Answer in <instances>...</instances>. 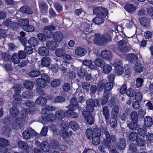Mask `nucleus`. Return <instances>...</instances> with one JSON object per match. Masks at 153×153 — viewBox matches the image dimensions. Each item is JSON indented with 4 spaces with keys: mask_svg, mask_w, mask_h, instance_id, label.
I'll use <instances>...</instances> for the list:
<instances>
[{
    "mask_svg": "<svg viewBox=\"0 0 153 153\" xmlns=\"http://www.w3.org/2000/svg\"><path fill=\"white\" fill-rule=\"evenodd\" d=\"M22 116L23 117H18L14 120L13 124V128L16 129H19L21 128L24 126L25 123V121L24 118L26 119L27 117L28 111L25 108H23L22 111Z\"/></svg>",
    "mask_w": 153,
    "mask_h": 153,
    "instance_id": "obj_1",
    "label": "nucleus"
},
{
    "mask_svg": "<svg viewBox=\"0 0 153 153\" xmlns=\"http://www.w3.org/2000/svg\"><path fill=\"white\" fill-rule=\"evenodd\" d=\"M105 80H100L99 81L97 85V90L100 92H101L104 89V93L105 92H109L113 87V84L112 82H108L105 84Z\"/></svg>",
    "mask_w": 153,
    "mask_h": 153,
    "instance_id": "obj_2",
    "label": "nucleus"
},
{
    "mask_svg": "<svg viewBox=\"0 0 153 153\" xmlns=\"http://www.w3.org/2000/svg\"><path fill=\"white\" fill-rule=\"evenodd\" d=\"M99 101L97 99H88L86 101V108L87 111L90 112L94 110V107H97L98 105Z\"/></svg>",
    "mask_w": 153,
    "mask_h": 153,
    "instance_id": "obj_3",
    "label": "nucleus"
},
{
    "mask_svg": "<svg viewBox=\"0 0 153 153\" xmlns=\"http://www.w3.org/2000/svg\"><path fill=\"white\" fill-rule=\"evenodd\" d=\"M91 113L86 111H83L82 112V114L84 116L83 117L86 120L87 122L91 125L94 123V119Z\"/></svg>",
    "mask_w": 153,
    "mask_h": 153,
    "instance_id": "obj_4",
    "label": "nucleus"
},
{
    "mask_svg": "<svg viewBox=\"0 0 153 153\" xmlns=\"http://www.w3.org/2000/svg\"><path fill=\"white\" fill-rule=\"evenodd\" d=\"M118 49L123 52L128 51V50L129 44L124 40H121L119 42Z\"/></svg>",
    "mask_w": 153,
    "mask_h": 153,
    "instance_id": "obj_5",
    "label": "nucleus"
},
{
    "mask_svg": "<svg viewBox=\"0 0 153 153\" xmlns=\"http://www.w3.org/2000/svg\"><path fill=\"white\" fill-rule=\"evenodd\" d=\"M94 14H96L97 15L106 16L108 14L106 9L102 7H95L93 10Z\"/></svg>",
    "mask_w": 153,
    "mask_h": 153,
    "instance_id": "obj_6",
    "label": "nucleus"
},
{
    "mask_svg": "<svg viewBox=\"0 0 153 153\" xmlns=\"http://www.w3.org/2000/svg\"><path fill=\"white\" fill-rule=\"evenodd\" d=\"M91 39H93L94 43L99 45H102L103 44L102 35L100 33L95 34L93 36H91Z\"/></svg>",
    "mask_w": 153,
    "mask_h": 153,
    "instance_id": "obj_7",
    "label": "nucleus"
},
{
    "mask_svg": "<svg viewBox=\"0 0 153 153\" xmlns=\"http://www.w3.org/2000/svg\"><path fill=\"white\" fill-rule=\"evenodd\" d=\"M56 27L53 25L46 26L45 27L44 31L47 38H51L52 36V30H55Z\"/></svg>",
    "mask_w": 153,
    "mask_h": 153,
    "instance_id": "obj_8",
    "label": "nucleus"
},
{
    "mask_svg": "<svg viewBox=\"0 0 153 153\" xmlns=\"http://www.w3.org/2000/svg\"><path fill=\"white\" fill-rule=\"evenodd\" d=\"M36 133L32 128H30L23 131L22 133L23 137L25 139H30L32 135H36Z\"/></svg>",
    "mask_w": 153,
    "mask_h": 153,
    "instance_id": "obj_9",
    "label": "nucleus"
},
{
    "mask_svg": "<svg viewBox=\"0 0 153 153\" xmlns=\"http://www.w3.org/2000/svg\"><path fill=\"white\" fill-rule=\"evenodd\" d=\"M60 66V69L63 73L68 74L71 72L70 67L72 66L69 63H64Z\"/></svg>",
    "mask_w": 153,
    "mask_h": 153,
    "instance_id": "obj_10",
    "label": "nucleus"
},
{
    "mask_svg": "<svg viewBox=\"0 0 153 153\" xmlns=\"http://www.w3.org/2000/svg\"><path fill=\"white\" fill-rule=\"evenodd\" d=\"M64 38L63 33L60 31L55 32L53 35V39L55 41L57 42H60Z\"/></svg>",
    "mask_w": 153,
    "mask_h": 153,
    "instance_id": "obj_11",
    "label": "nucleus"
},
{
    "mask_svg": "<svg viewBox=\"0 0 153 153\" xmlns=\"http://www.w3.org/2000/svg\"><path fill=\"white\" fill-rule=\"evenodd\" d=\"M80 28V29L85 34H88L91 31L90 25L86 22H82Z\"/></svg>",
    "mask_w": 153,
    "mask_h": 153,
    "instance_id": "obj_12",
    "label": "nucleus"
},
{
    "mask_svg": "<svg viewBox=\"0 0 153 153\" xmlns=\"http://www.w3.org/2000/svg\"><path fill=\"white\" fill-rule=\"evenodd\" d=\"M57 46V43L53 40L48 41L46 43V47L51 50H54Z\"/></svg>",
    "mask_w": 153,
    "mask_h": 153,
    "instance_id": "obj_13",
    "label": "nucleus"
},
{
    "mask_svg": "<svg viewBox=\"0 0 153 153\" xmlns=\"http://www.w3.org/2000/svg\"><path fill=\"white\" fill-rule=\"evenodd\" d=\"M106 16H103L102 15L101 16L97 15L96 17L93 19L92 22L97 25L100 24L104 22V18Z\"/></svg>",
    "mask_w": 153,
    "mask_h": 153,
    "instance_id": "obj_14",
    "label": "nucleus"
},
{
    "mask_svg": "<svg viewBox=\"0 0 153 153\" xmlns=\"http://www.w3.org/2000/svg\"><path fill=\"white\" fill-rule=\"evenodd\" d=\"M125 10L129 13L132 14L134 12L136 7L135 6L132 4H127L124 6Z\"/></svg>",
    "mask_w": 153,
    "mask_h": 153,
    "instance_id": "obj_15",
    "label": "nucleus"
},
{
    "mask_svg": "<svg viewBox=\"0 0 153 153\" xmlns=\"http://www.w3.org/2000/svg\"><path fill=\"white\" fill-rule=\"evenodd\" d=\"M76 54L79 57L84 56L87 53V51L85 49L81 47L78 48L75 50Z\"/></svg>",
    "mask_w": 153,
    "mask_h": 153,
    "instance_id": "obj_16",
    "label": "nucleus"
},
{
    "mask_svg": "<svg viewBox=\"0 0 153 153\" xmlns=\"http://www.w3.org/2000/svg\"><path fill=\"white\" fill-rule=\"evenodd\" d=\"M41 148L42 150L45 152H48L51 149V148L49 143L47 141H43L41 144Z\"/></svg>",
    "mask_w": 153,
    "mask_h": 153,
    "instance_id": "obj_17",
    "label": "nucleus"
},
{
    "mask_svg": "<svg viewBox=\"0 0 153 153\" xmlns=\"http://www.w3.org/2000/svg\"><path fill=\"white\" fill-rule=\"evenodd\" d=\"M102 113L106 121H108L110 116L109 109L107 106H105L102 108Z\"/></svg>",
    "mask_w": 153,
    "mask_h": 153,
    "instance_id": "obj_18",
    "label": "nucleus"
},
{
    "mask_svg": "<svg viewBox=\"0 0 153 153\" xmlns=\"http://www.w3.org/2000/svg\"><path fill=\"white\" fill-rule=\"evenodd\" d=\"M28 43L32 47H35L38 45L39 42L36 38L31 37L29 39Z\"/></svg>",
    "mask_w": 153,
    "mask_h": 153,
    "instance_id": "obj_19",
    "label": "nucleus"
},
{
    "mask_svg": "<svg viewBox=\"0 0 153 153\" xmlns=\"http://www.w3.org/2000/svg\"><path fill=\"white\" fill-rule=\"evenodd\" d=\"M47 115V116H45V118H43V120L46 121V123L48 122H53L56 120L55 115L54 114H49Z\"/></svg>",
    "mask_w": 153,
    "mask_h": 153,
    "instance_id": "obj_20",
    "label": "nucleus"
},
{
    "mask_svg": "<svg viewBox=\"0 0 153 153\" xmlns=\"http://www.w3.org/2000/svg\"><path fill=\"white\" fill-rule=\"evenodd\" d=\"M51 62L50 58L48 57H45L42 58L41 59L42 65L44 67H48Z\"/></svg>",
    "mask_w": 153,
    "mask_h": 153,
    "instance_id": "obj_21",
    "label": "nucleus"
},
{
    "mask_svg": "<svg viewBox=\"0 0 153 153\" xmlns=\"http://www.w3.org/2000/svg\"><path fill=\"white\" fill-rule=\"evenodd\" d=\"M35 102V103L37 104L44 105L47 102V100L45 98L40 96L36 99Z\"/></svg>",
    "mask_w": 153,
    "mask_h": 153,
    "instance_id": "obj_22",
    "label": "nucleus"
},
{
    "mask_svg": "<svg viewBox=\"0 0 153 153\" xmlns=\"http://www.w3.org/2000/svg\"><path fill=\"white\" fill-rule=\"evenodd\" d=\"M127 59L131 63H134L137 61V56L134 53H129L127 55Z\"/></svg>",
    "mask_w": 153,
    "mask_h": 153,
    "instance_id": "obj_23",
    "label": "nucleus"
},
{
    "mask_svg": "<svg viewBox=\"0 0 153 153\" xmlns=\"http://www.w3.org/2000/svg\"><path fill=\"white\" fill-rule=\"evenodd\" d=\"M144 122L145 125L146 126L150 127L153 124L152 119L150 116H146L144 118Z\"/></svg>",
    "mask_w": 153,
    "mask_h": 153,
    "instance_id": "obj_24",
    "label": "nucleus"
},
{
    "mask_svg": "<svg viewBox=\"0 0 153 153\" xmlns=\"http://www.w3.org/2000/svg\"><path fill=\"white\" fill-rule=\"evenodd\" d=\"M36 82L39 87L42 88H45L48 85V83L40 78H39L36 79Z\"/></svg>",
    "mask_w": 153,
    "mask_h": 153,
    "instance_id": "obj_25",
    "label": "nucleus"
},
{
    "mask_svg": "<svg viewBox=\"0 0 153 153\" xmlns=\"http://www.w3.org/2000/svg\"><path fill=\"white\" fill-rule=\"evenodd\" d=\"M29 23L28 19H20L17 22L18 25L24 27L26 25H28Z\"/></svg>",
    "mask_w": 153,
    "mask_h": 153,
    "instance_id": "obj_26",
    "label": "nucleus"
},
{
    "mask_svg": "<svg viewBox=\"0 0 153 153\" xmlns=\"http://www.w3.org/2000/svg\"><path fill=\"white\" fill-rule=\"evenodd\" d=\"M11 129L8 126H4L2 129V133L5 136L8 137L11 133Z\"/></svg>",
    "mask_w": 153,
    "mask_h": 153,
    "instance_id": "obj_27",
    "label": "nucleus"
},
{
    "mask_svg": "<svg viewBox=\"0 0 153 153\" xmlns=\"http://www.w3.org/2000/svg\"><path fill=\"white\" fill-rule=\"evenodd\" d=\"M101 55L103 58L106 59H109L111 57L112 54L109 51L105 50L101 51Z\"/></svg>",
    "mask_w": 153,
    "mask_h": 153,
    "instance_id": "obj_28",
    "label": "nucleus"
},
{
    "mask_svg": "<svg viewBox=\"0 0 153 153\" xmlns=\"http://www.w3.org/2000/svg\"><path fill=\"white\" fill-rule=\"evenodd\" d=\"M67 107L68 109L71 110L69 117L73 118H77L78 117V114L73 111L74 109V107L72 105H69Z\"/></svg>",
    "mask_w": 153,
    "mask_h": 153,
    "instance_id": "obj_29",
    "label": "nucleus"
},
{
    "mask_svg": "<svg viewBox=\"0 0 153 153\" xmlns=\"http://www.w3.org/2000/svg\"><path fill=\"white\" fill-rule=\"evenodd\" d=\"M38 52L40 55L42 56H44L48 55L49 51L45 47H42L39 48Z\"/></svg>",
    "mask_w": 153,
    "mask_h": 153,
    "instance_id": "obj_30",
    "label": "nucleus"
},
{
    "mask_svg": "<svg viewBox=\"0 0 153 153\" xmlns=\"http://www.w3.org/2000/svg\"><path fill=\"white\" fill-rule=\"evenodd\" d=\"M82 63V64L86 66H90L89 68L91 70H93L95 69V66L93 67V65H91L92 64V62L91 60L87 59H84L83 60Z\"/></svg>",
    "mask_w": 153,
    "mask_h": 153,
    "instance_id": "obj_31",
    "label": "nucleus"
},
{
    "mask_svg": "<svg viewBox=\"0 0 153 153\" xmlns=\"http://www.w3.org/2000/svg\"><path fill=\"white\" fill-rule=\"evenodd\" d=\"M18 145L20 148L25 150H27L29 148V146L26 142L21 140L18 142Z\"/></svg>",
    "mask_w": 153,
    "mask_h": 153,
    "instance_id": "obj_32",
    "label": "nucleus"
},
{
    "mask_svg": "<svg viewBox=\"0 0 153 153\" xmlns=\"http://www.w3.org/2000/svg\"><path fill=\"white\" fill-rule=\"evenodd\" d=\"M126 143L125 140L123 138L120 139L117 143L118 148L120 150L125 149Z\"/></svg>",
    "mask_w": 153,
    "mask_h": 153,
    "instance_id": "obj_33",
    "label": "nucleus"
},
{
    "mask_svg": "<svg viewBox=\"0 0 153 153\" xmlns=\"http://www.w3.org/2000/svg\"><path fill=\"white\" fill-rule=\"evenodd\" d=\"M138 137V134L135 132L132 131L130 133L128 136V139L131 141H136Z\"/></svg>",
    "mask_w": 153,
    "mask_h": 153,
    "instance_id": "obj_34",
    "label": "nucleus"
},
{
    "mask_svg": "<svg viewBox=\"0 0 153 153\" xmlns=\"http://www.w3.org/2000/svg\"><path fill=\"white\" fill-rule=\"evenodd\" d=\"M119 107L117 105H114L111 111V116L114 118H117L118 116Z\"/></svg>",
    "mask_w": 153,
    "mask_h": 153,
    "instance_id": "obj_35",
    "label": "nucleus"
},
{
    "mask_svg": "<svg viewBox=\"0 0 153 153\" xmlns=\"http://www.w3.org/2000/svg\"><path fill=\"white\" fill-rule=\"evenodd\" d=\"M87 71H86L84 68H81L78 70L77 73L78 76L80 79H84V78L85 77V74Z\"/></svg>",
    "mask_w": 153,
    "mask_h": 153,
    "instance_id": "obj_36",
    "label": "nucleus"
},
{
    "mask_svg": "<svg viewBox=\"0 0 153 153\" xmlns=\"http://www.w3.org/2000/svg\"><path fill=\"white\" fill-rule=\"evenodd\" d=\"M10 114L13 117H15L19 114V111L18 109L15 106L12 107L10 109Z\"/></svg>",
    "mask_w": 153,
    "mask_h": 153,
    "instance_id": "obj_37",
    "label": "nucleus"
},
{
    "mask_svg": "<svg viewBox=\"0 0 153 153\" xmlns=\"http://www.w3.org/2000/svg\"><path fill=\"white\" fill-rule=\"evenodd\" d=\"M132 19L131 20L126 19L123 21V24L126 27L128 28H130L134 26V23L132 21Z\"/></svg>",
    "mask_w": 153,
    "mask_h": 153,
    "instance_id": "obj_38",
    "label": "nucleus"
},
{
    "mask_svg": "<svg viewBox=\"0 0 153 153\" xmlns=\"http://www.w3.org/2000/svg\"><path fill=\"white\" fill-rule=\"evenodd\" d=\"M94 62L97 66L99 67H102L105 63L103 60L99 58L96 59Z\"/></svg>",
    "mask_w": 153,
    "mask_h": 153,
    "instance_id": "obj_39",
    "label": "nucleus"
},
{
    "mask_svg": "<svg viewBox=\"0 0 153 153\" xmlns=\"http://www.w3.org/2000/svg\"><path fill=\"white\" fill-rule=\"evenodd\" d=\"M50 144L52 148L56 149L58 148V149L60 150L59 147L61 146L59 145V143L58 140L55 139L52 140L50 142Z\"/></svg>",
    "mask_w": 153,
    "mask_h": 153,
    "instance_id": "obj_40",
    "label": "nucleus"
},
{
    "mask_svg": "<svg viewBox=\"0 0 153 153\" xmlns=\"http://www.w3.org/2000/svg\"><path fill=\"white\" fill-rule=\"evenodd\" d=\"M109 94V92H105L101 100V103L102 105H105L107 102L108 99V95Z\"/></svg>",
    "mask_w": 153,
    "mask_h": 153,
    "instance_id": "obj_41",
    "label": "nucleus"
},
{
    "mask_svg": "<svg viewBox=\"0 0 153 153\" xmlns=\"http://www.w3.org/2000/svg\"><path fill=\"white\" fill-rule=\"evenodd\" d=\"M56 119H62L64 118L65 115L64 114V111L62 110H59L57 111L55 115Z\"/></svg>",
    "mask_w": 153,
    "mask_h": 153,
    "instance_id": "obj_42",
    "label": "nucleus"
},
{
    "mask_svg": "<svg viewBox=\"0 0 153 153\" xmlns=\"http://www.w3.org/2000/svg\"><path fill=\"white\" fill-rule=\"evenodd\" d=\"M69 124L71 128L74 131L77 130L79 128V125L75 121H71L69 122Z\"/></svg>",
    "mask_w": 153,
    "mask_h": 153,
    "instance_id": "obj_43",
    "label": "nucleus"
},
{
    "mask_svg": "<svg viewBox=\"0 0 153 153\" xmlns=\"http://www.w3.org/2000/svg\"><path fill=\"white\" fill-rule=\"evenodd\" d=\"M11 59L12 62L14 64H18L20 61V59L17 53H14L12 56Z\"/></svg>",
    "mask_w": 153,
    "mask_h": 153,
    "instance_id": "obj_44",
    "label": "nucleus"
},
{
    "mask_svg": "<svg viewBox=\"0 0 153 153\" xmlns=\"http://www.w3.org/2000/svg\"><path fill=\"white\" fill-rule=\"evenodd\" d=\"M20 10L21 11L22 13H26L30 14H32L33 13L29 7L26 6H23L21 7Z\"/></svg>",
    "mask_w": 153,
    "mask_h": 153,
    "instance_id": "obj_45",
    "label": "nucleus"
},
{
    "mask_svg": "<svg viewBox=\"0 0 153 153\" xmlns=\"http://www.w3.org/2000/svg\"><path fill=\"white\" fill-rule=\"evenodd\" d=\"M61 81L59 79H56L52 81L51 82V85L53 88H56L59 86Z\"/></svg>",
    "mask_w": 153,
    "mask_h": 153,
    "instance_id": "obj_46",
    "label": "nucleus"
},
{
    "mask_svg": "<svg viewBox=\"0 0 153 153\" xmlns=\"http://www.w3.org/2000/svg\"><path fill=\"white\" fill-rule=\"evenodd\" d=\"M55 53L57 56L62 57L65 53L64 50L62 48H58L55 51Z\"/></svg>",
    "mask_w": 153,
    "mask_h": 153,
    "instance_id": "obj_47",
    "label": "nucleus"
},
{
    "mask_svg": "<svg viewBox=\"0 0 153 153\" xmlns=\"http://www.w3.org/2000/svg\"><path fill=\"white\" fill-rule=\"evenodd\" d=\"M129 128L132 130H136L137 128L139 127L138 124L136 122H132L128 125Z\"/></svg>",
    "mask_w": 153,
    "mask_h": 153,
    "instance_id": "obj_48",
    "label": "nucleus"
},
{
    "mask_svg": "<svg viewBox=\"0 0 153 153\" xmlns=\"http://www.w3.org/2000/svg\"><path fill=\"white\" fill-rule=\"evenodd\" d=\"M33 96V94L31 91H27L23 92L22 97L24 98H28Z\"/></svg>",
    "mask_w": 153,
    "mask_h": 153,
    "instance_id": "obj_49",
    "label": "nucleus"
},
{
    "mask_svg": "<svg viewBox=\"0 0 153 153\" xmlns=\"http://www.w3.org/2000/svg\"><path fill=\"white\" fill-rule=\"evenodd\" d=\"M136 141V144L137 146L142 147L145 144V140L141 137L138 138Z\"/></svg>",
    "mask_w": 153,
    "mask_h": 153,
    "instance_id": "obj_50",
    "label": "nucleus"
},
{
    "mask_svg": "<svg viewBox=\"0 0 153 153\" xmlns=\"http://www.w3.org/2000/svg\"><path fill=\"white\" fill-rule=\"evenodd\" d=\"M65 98L62 96H57L55 97L53 100V102L54 103H61L65 101Z\"/></svg>",
    "mask_w": 153,
    "mask_h": 153,
    "instance_id": "obj_51",
    "label": "nucleus"
},
{
    "mask_svg": "<svg viewBox=\"0 0 153 153\" xmlns=\"http://www.w3.org/2000/svg\"><path fill=\"white\" fill-rule=\"evenodd\" d=\"M103 66V70L105 74L109 73L111 70V66L108 65L105 63Z\"/></svg>",
    "mask_w": 153,
    "mask_h": 153,
    "instance_id": "obj_52",
    "label": "nucleus"
},
{
    "mask_svg": "<svg viewBox=\"0 0 153 153\" xmlns=\"http://www.w3.org/2000/svg\"><path fill=\"white\" fill-rule=\"evenodd\" d=\"M40 74V72L36 70L32 71L28 73V75L29 76L33 78L37 77Z\"/></svg>",
    "mask_w": 153,
    "mask_h": 153,
    "instance_id": "obj_53",
    "label": "nucleus"
},
{
    "mask_svg": "<svg viewBox=\"0 0 153 153\" xmlns=\"http://www.w3.org/2000/svg\"><path fill=\"white\" fill-rule=\"evenodd\" d=\"M116 118H114L111 117L110 121L109 123L111 128L114 129L117 126V120L116 119Z\"/></svg>",
    "mask_w": 153,
    "mask_h": 153,
    "instance_id": "obj_54",
    "label": "nucleus"
},
{
    "mask_svg": "<svg viewBox=\"0 0 153 153\" xmlns=\"http://www.w3.org/2000/svg\"><path fill=\"white\" fill-rule=\"evenodd\" d=\"M25 87L27 89H32L34 85L33 83L30 81H25L24 83Z\"/></svg>",
    "mask_w": 153,
    "mask_h": 153,
    "instance_id": "obj_55",
    "label": "nucleus"
},
{
    "mask_svg": "<svg viewBox=\"0 0 153 153\" xmlns=\"http://www.w3.org/2000/svg\"><path fill=\"white\" fill-rule=\"evenodd\" d=\"M123 72V68L121 66L116 67L115 68V72L117 75H120L122 74Z\"/></svg>",
    "mask_w": 153,
    "mask_h": 153,
    "instance_id": "obj_56",
    "label": "nucleus"
},
{
    "mask_svg": "<svg viewBox=\"0 0 153 153\" xmlns=\"http://www.w3.org/2000/svg\"><path fill=\"white\" fill-rule=\"evenodd\" d=\"M102 38H103V45H105L106 44L107 42L111 40V37L110 35L106 34L102 35Z\"/></svg>",
    "mask_w": 153,
    "mask_h": 153,
    "instance_id": "obj_57",
    "label": "nucleus"
},
{
    "mask_svg": "<svg viewBox=\"0 0 153 153\" xmlns=\"http://www.w3.org/2000/svg\"><path fill=\"white\" fill-rule=\"evenodd\" d=\"M130 117L132 121H137L138 119L137 113L135 111H132L130 114Z\"/></svg>",
    "mask_w": 153,
    "mask_h": 153,
    "instance_id": "obj_58",
    "label": "nucleus"
},
{
    "mask_svg": "<svg viewBox=\"0 0 153 153\" xmlns=\"http://www.w3.org/2000/svg\"><path fill=\"white\" fill-rule=\"evenodd\" d=\"M72 131H70L69 132V134L68 132L65 130H63L62 131L61 133V136L64 138H68L69 136L72 135Z\"/></svg>",
    "mask_w": 153,
    "mask_h": 153,
    "instance_id": "obj_59",
    "label": "nucleus"
},
{
    "mask_svg": "<svg viewBox=\"0 0 153 153\" xmlns=\"http://www.w3.org/2000/svg\"><path fill=\"white\" fill-rule=\"evenodd\" d=\"M93 133L94 137H100L101 135L100 130L97 127H95L94 128Z\"/></svg>",
    "mask_w": 153,
    "mask_h": 153,
    "instance_id": "obj_60",
    "label": "nucleus"
},
{
    "mask_svg": "<svg viewBox=\"0 0 153 153\" xmlns=\"http://www.w3.org/2000/svg\"><path fill=\"white\" fill-rule=\"evenodd\" d=\"M86 136L88 139H91L94 137L93 131L90 129H87L85 131Z\"/></svg>",
    "mask_w": 153,
    "mask_h": 153,
    "instance_id": "obj_61",
    "label": "nucleus"
},
{
    "mask_svg": "<svg viewBox=\"0 0 153 153\" xmlns=\"http://www.w3.org/2000/svg\"><path fill=\"white\" fill-rule=\"evenodd\" d=\"M23 29L25 31L28 32H32L34 31L35 29L33 26L29 24L23 27Z\"/></svg>",
    "mask_w": 153,
    "mask_h": 153,
    "instance_id": "obj_62",
    "label": "nucleus"
},
{
    "mask_svg": "<svg viewBox=\"0 0 153 153\" xmlns=\"http://www.w3.org/2000/svg\"><path fill=\"white\" fill-rule=\"evenodd\" d=\"M21 86L19 84H15L13 88L14 90L15 94H19L20 92Z\"/></svg>",
    "mask_w": 153,
    "mask_h": 153,
    "instance_id": "obj_63",
    "label": "nucleus"
},
{
    "mask_svg": "<svg viewBox=\"0 0 153 153\" xmlns=\"http://www.w3.org/2000/svg\"><path fill=\"white\" fill-rule=\"evenodd\" d=\"M1 56L4 61H8L10 57V55L8 53L5 52L2 53L1 54Z\"/></svg>",
    "mask_w": 153,
    "mask_h": 153,
    "instance_id": "obj_64",
    "label": "nucleus"
}]
</instances>
